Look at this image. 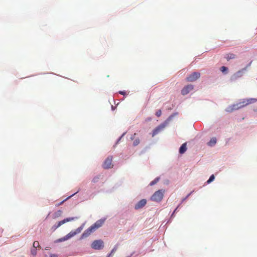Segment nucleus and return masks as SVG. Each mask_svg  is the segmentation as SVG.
Returning <instances> with one entry per match:
<instances>
[{
  "label": "nucleus",
  "instance_id": "obj_1",
  "mask_svg": "<svg viewBox=\"0 0 257 257\" xmlns=\"http://www.w3.org/2000/svg\"><path fill=\"white\" fill-rule=\"evenodd\" d=\"M257 101V98H243L239 100V102L233 104L231 105L228 106L225 111L228 112H231L233 110H238L241 108H242L248 104H252Z\"/></svg>",
  "mask_w": 257,
  "mask_h": 257
},
{
  "label": "nucleus",
  "instance_id": "obj_2",
  "mask_svg": "<svg viewBox=\"0 0 257 257\" xmlns=\"http://www.w3.org/2000/svg\"><path fill=\"white\" fill-rule=\"evenodd\" d=\"M106 219V217H102V218H100V219L97 220L92 225H91L87 229H86L85 230H84V231L80 235L78 240H81L83 239L84 238L88 237L91 233H93L98 228H99V227L102 226V225L104 223Z\"/></svg>",
  "mask_w": 257,
  "mask_h": 257
},
{
  "label": "nucleus",
  "instance_id": "obj_3",
  "mask_svg": "<svg viewBox=\"0 0 257 257\" xmlns=\"http://www.w3.org/2000/svg\"><path fill=\"white\" fill-rule=\"evenodd\" d=\"M165 192V190L162 189L155 191L151 196L150 198V200L157 203L160 202L163 198Z\"/></svg>",
  "mask_w": 257,
  "mask_h": 257
},
{
  "label": "nucleus",
  "instance_id": "obj_4",
  "mask_svg": "<svg viewBox=\"0 0 257 257\" xmlns=\"http://www.w3.org/2000/svg\"><path fill=\"white\" fill-rule=\"evenodd\" d=\"M91 247L93 249L100 250L104 247V243L101 239L94 240L91 243Z\"/></svg>",
  "mask_w": 257,
  "mask_h": 257
},
{
  "label": "nucleus",
  "instance_id": "obj_5",
  "mask_svg": "<svg viewBox=\"0 0 257 257\" xmlns=\"http://www.w3.org/2000/svg\"><path fill=\"white\" fill-rule=\"evenodd\" d=\"M246 73V68H242L232 75L230 78L229 81L231 82H235L237 79L241 78Z\"/></svg>",
  "mask_w": 257,
  "mask_h": 257
},
{
  "label": "nucleus",
  "instance_id": "obj_6",
  "mask_svg": "<svg viewBox=\"0 0 257 257\" xmlns=\"http://www.w3.org/2000/svg\"><path fill=\"white\" fill-rule=\"evenodd\" d=\"M200 76L201 74L200 72L194 71L186 77V80L187 82H194L199 79Z\"/></svg>",
  "mask_w": 257,
  "mask_h": 257
},
{
  "label": "nucleus",
  "instance_id": "obj_7",
  "mask_svg": "<svg viewBox=\"0 0 257 257\" xmlns=\"http://www.w3.org/2000/svg\"><path fill=\"white\" fill-rule=\"evenodd\" d=\"M167 124L163 121L161 124L156 126L155 128L153 130L152 133H151L152 137H154L157 134H158L161 131H162L163 128L167 125Z\"/></svg>",
  "mask_w": 257,
  "mask_h": 257
},
{
  "label": "nucleus",
  "instance_id": "obj_8",
  "mask_svg": "<svg viewBox=\"0 0 257 257\" xmlns=\"http://www.w3.org/2000/svg\"><path fill=\"white\" fill-rule=\"evenodd\" d=\"M194 88V85L191 84L185 85L181 90V93L182 95L188 94Z\"/></svg>",
  "mask_w": 257,
  "mask_h": 257
},
{
  "label": "nucleus",
  "instance_id": "obj_9",
  "mask_svg": "<svg viewBox=\"0 0 257 257\" xmlns=\"http://www.w3.org/2000/svg\"><path fill=\"white\" fill-rule=\"evenodd\" d=\"M112 157L109 156L104 160L102 167L105 169H108L110 168V165L112 162Z\"/></svg>",
  "mask_w": 257,
  "mask_h": 257
},
{
  "label": "nucleus",
  "instance_id": "obj_10",
  "mask_svg": "<svg viewBox=\"0 0 257 257\" xmlns=\"http://www.w3.org/2000/svg\"><path fill=\"white\" fill-rule=\"evenodd\" d=\"M147 200L146 199H142L138 201L135 205L134 208L136 210H139L143 208L147 204Z\"/></svg>",
  "mask_w": 257,
  "mask_h": 257
},
{
  "label": "nucleus",
  "instance_id": "obj_11",
  "mask_svg": "<svg viewBox=\"0 0 257 257\" xmlns=\"http://www.w3.org/2000/svg\"><path fill=\"white\" fill-rule=\"evenodd\" d=\"M81 188H79V189H78V190L76 192L72 194L71 195H70V196H69L67 198H66L65 199H64L62 201L60 202L59 203H58L57 205H56V206H59L60 205H62L65 201H66L68 199H70L71 197H73L74 195H75L78 192H79L81 191Z\"/></svg>",
  "mask_w": 257,
  "mask_h": 257
},
{
  "label": "nucleus",
  "instance_id": "obj_12",
  "mask_svg": "<svg viewBox=\"0 0 257 257\" xmlns=\"http://www.w3.org/2000/svg\"><path fill=\"white\" fill-rule=\"evenodd\" d=\"M187 150V142L182 144L179 148V153L180 155L184 154Z\"/></svg>",
  "mask_w": 257,
  "mask_h": 257
},
{
  "label": "nucleus",
  "instance_id": "obj_13",
  "mask_svg": "<svg viewBox=\"0 0 257 257\" xmlns=\"http://www.w3.org/2000/svg\"><path fill=\"white\" fill-rule=\"evenodd\" d=\"M79 233L77 232V231L75 230H71L69 233H68L67 234H66L65 236L67 237V239L69 240L71 239L72 237H74L76 235L78 234Z\"/></svg>",
  "mask_w": 257,
  "mask_h": 257
},
{
  "label": "nucleus",
  "instance_id": "obj_14",
  "mask_svg": "<svg viewBox=\"0 0 257 257\" xmlns=\"http://www.w3.org/2000/svg\"><path fill=\"white\" fill-rule=\"evenodd\" d=\"M178 114H179V113L178 112H177V111L174 112L171 115H170L167 117V118L165 121H164L165 122H166V123L167 124H168V123L169 122V121H170L174 118V117H175V116L178 115Z\"/></svg>",
  "mask_w": 257,
  "mask_h": 257
},
{
  "label": "nucleus",
  "instance_id": "obj_15",
  "mask_svg": "<svg viewBox=\"0 0 257 257\" xmlns=\"http://www.w3.org/2000/svg\"><path fill=\"white\" fill-rule=\"evenodd\" d=\"M217 143V139L215 137H212L208 142H207V145L208 146L212 147L215 145Z\"/></svg>",
  "mask_w": 257,
  "mask_h": 257
},
{
  "label": "nucleus",
  "instance_id": "obj_16",
  "mask_svg": "<svg viewBox=\"0 0 257 257\" xmlns=\"http://www.w3.org/2000/svg\"><path fill=\"white\" fill-rule=\"evenodd\" d=\"M78 218L79 217L77 216L66 217L62 219V221L63 222V223L65 224L67 222L74 221L76 219H78Z\"/></svg>",
  "mask_w": 257,
  "mask_h": 257
},
{
  "label": "nucleus",
  "instance_id": "obj_17",
  "mask_svg": "<svg viewBox=\"0 0 257 257\" xmlns=\"http://www.w3.org/2000/svg\"><path fill=\"white\" fill-rule=\"evenodd\" d=\"M63 224H64V223L62 221V220L59 221L52 226V227H51V230H52L53 231H55L56 229H57L58 228L60 227Z\"/></svg>",
  "mask_w": 257,
  "mask_h": 257
},
{
  "label": "nucleus",
  "instance_id": "obj_18",
  "mask_svg": "<svg viewBox=\"0 0 257 257\" xmlns=\"http://www.w3.org/2000/svg\"><path fill=\"white\" fill-rule=\"evenodd\" d=\"M63 213V211L62 210H58L57 211L55 212L52 215V218L53 219L57 218L62 216Z\"/></svg>",
  "mask_w": 257,
  "mask_h": 257
},
{
  "label": "nucleus",
  "instance_id": "obj_19",
  "mask_svg": "<svg viewBox=\"0 0 257 257\" xmlns=\"http://www.w3.org/2000/svg\"><path fill=\"white\" fill-rule=\"evenodd\" d=\"M219 70L224 75L227 74L229 71L228 68L225 66H222L220 67Z\"/></svg>",
  "mask_w": 257,
  "mask_h": 257
},
{
  "label": "nucleus",
  "instance_id": "obj_20",
  "mask_svg": "<svg viewBox=\"0 0 257 257\" xmlns=\"http://www.w3.org/2000/svg\"><path fill=\"white\" fill-rule=\"evenodd\" d=\"M118 243H116L113 247V248L111 250L110 252L109 253H108L106 256H107L108 257H111L113 253H114L116 250H117V247H118Z\"/></svg>",
  "mask_w": 257,
  "mask_h": 257
},
{
  "label": "nucleus",
  "instance_id": "obj_21",
  "mask_svg": "<svg viewBox=\"0 0 257 257\" xmlns=\"http://www.w3.org/2000/svg\"><path fill=\"white\" fill-rule=\"evenodd\" d=\"M126 134V132H124L120 136H119L117 140H116L114 145H113V147H115L116 145H117L119 142H120L122 138L124 137V136Z\"/></svg>",
  "mask_w": 257,
  "mask_h": 257
},
{
  "label": "nucleus",
  "instance_id": "obj_22",
  "mask_svg": "<svg viewBox=\"0 0 257 257\" xmlns=\"http://www.w3.org/2000/svg\"><path fill=\"white\" fill-rule=\"evenodd\" d=\"M215 177L214 174H212L210 176L209 179L205 182V184L208 185L210 184L211 182L214 181L215 180Z\"/></svg>",
  "mask_w": 257,
  "mask_h": 257
},
{
  "label": "nucleus",
  "instance_id": "obj_23",
  "mask_svg": "<svg viewBox=\"0 0 257 257\" xmlns=\"http://www.w3.org/2000/svg\"><path fill=\"white\" fill-rule=\"evenodd\" d=\"M235 54L233 53H228L225 56V58L227 60L229 61L231 59H233L235 58Z\"/></svg>",
  "mask_w": 257,
  "mask_h": 257
},
{
  "label": "nucleus",
  "instance_id": "obj_24",
  "mask_svg": "<svg viewBox=\"0 0 257 257\" xmlns=\"http://www.w3.org/2000/svg\"><path fill=\"white\" fill-rule=\"evenodd\" d=\"M160 180V177H156L153 181H152L150 184L149 185L150 186H153L155 185L156 184H157Z\"/></svg>",
  "mask_w": 257,
  "mask_h": 257
},
{
  "label": "nucleus",
  "instance_id": "obj_25",
  "mask_svg": "<svg viewBox=\"0 0 257 257\" xmlns=\"http://www.w3.org/2000/svg\"><path fill=\"white\" fill-rule=\"evenodd\" d=\"M66 240H68V239H67V237H66V236L65 235L64 236H63L61 238H58V239L54 240V243H60V242H62L63 241H65Z\"/></svg>",
  "mask_w": 257,
  "mask_h": 257
},
{
  "label": "nucleus",
  "instance_id": "obj_26",
  "mask_svg": "<svg viewBox=\"0 0 257 257\" xmlns=\"http://www.w3.org/2000/svg\"><path fill=\"white\" fill-rule=\"evenodd\" d=\"M86 221H85L84 223H83L79 227H78L76 229V230L77 231V232L79 233L81 232V231L82 230L83 228L84 227V226L85 225Z\"/></svg>",
  "mask_w": 257,
  "mask_h": 257
},
{
  "label": "nucleus",
  "instance_id": "obj_27",
  "mask_svg": "<svg viewBox=\"0 0 257 257\" xmlns=\"http://www.w3.org/2000/svg\"><path fill=\"white\" fill-rule=\"evenodd\" d=\"M100 175H98L95 176L92 179V182L93 183H94L98 182V181H99V179H100Z\"/></svg>",
  "mask_w": 257,
  "mask_h": 257
},
{
  "label": "nucleus",
  "instance_id": "obj_28",
  "mask_svg": "<svg viewBox=\"0 0 257 257\" xmlns=\"http://www.w3.org/2000/svg\"><path fill=\"white\" fill-rule=\"evenodd\" d=\"M31 253L33 256L36 255L37 253V250L36 248L32 247L31 249Z\"/></svg>",
  "mask_w": 257,
  "mask_h": 257
},
{
  "label": "nucleus",
  "instance_id": "obj_29",
  "mask_svg": "<svg viewBox=\"0 0 257 257\" xmlns=\"http://www.w3.org/2000/svg\"><path fill=\"white\" fill-rule=\"evenodd\" d=\"M140 143V139L139 138H137L135 140V141L133 142V146L134 147H136L137 146H138Z\"/></svg>",
  "mask_w": 257,
  "mask_h": 257
},
{
  "label": "nucleus",
  "instance_id": "obj_30",
  "mask_svg": "<svg viewBox=\"0 0 257 257\" xmlns=\"http://www.w3.org/2000/svg\"><path fill=\"white\" fill-rule=\"evenodd\" d=\"M194 191H191L189 193H188L184 198L182 199V202H183L185 201L193 193Z\"/></svg>",
  "mask_w": 257,
  "mask_h": 257
},
{
  "label": "nucleus",
  "instance_id": "obj_31",
  "mask_svg": "<svg viewBox=\"0 0 257 257\" xmlns=\"http://www.w3.org/2000/svg\"><path fill=\"white\" fill-rule=\"evenodd\" d=\"M155 115L157 117H159L162 115V110L161 109H158L156 111L155 113Z\"/></svg>",
  "mask_w": 257,
  "mask_h": 257
},
{
  "label": "nucleus",
  "instance_id": "obj_32",
  "mask_svg": "<svg viewBox=\"0 0 257 257\" xmlns=\"http://www.w3.org/2000/svg\"><path fill=\"white\" fill-rule=\"evenodd\" d=\"M39 243L38 241H34L33 243V248H36L39 247Z\"/></svg>",
  "mask_w": 257,
  "mask_h": 257
},
{
  "label": "nucleus",
  "instance_id": "obj_33",
  "mask_svg": "<svg viewBox=\"0 0 257 257\" xmlns=\"http://www.w3.org/2000/svg\"><path fill=\"white\" fill-rule=\"evenodd\" d=\"M118 93L120 94L123 95L124 96H125L127 95V93L125 90H119Z\"/></svg>",
  "mask_w": 257,
  "mask_h": 257
},
{
  "label": "nucleus",
  "instance_id": "obj_34",
  "mask_svg": "<svg viewBox=\"0 0 257 257\" xmlns=\"http://www.w3.org/2000/svg\"><path fill=\"white\" fill-rule=\"evenodd\" d=\"M177 208H175V209L173 210L172 213L171 214V218H174L175 216V213L177 211Z\"/></svg>",
  "mask_w": 257,
  "mask_h": 257
},
{
  "label": "nucleus",
  "instance_id": "obj_35",
  "mask_svg": "<svg viewBox=\"0 0 257 257\" xmlns=\"http://www.w3.org/2000/svg\"><path fill=\"white\" fill-rule=\"evenodd\" d=\"M252 61H250L248 64L246 65V66L244 67L246 68V72H247V68L249 67L252 63Z\"/></svg>",
  "mask_w": 257,
  "mask_h": 257
},
{
  "label": "nucleus",
  "instance_id": "obj_36",
  "mask_svg": "<svg viewBox=\"0 0 257 257\" xmlns=\"http://www.w3.org/2000/svg\"><path fill=\"white\" fill-rule=\"evenodd\" d=\"M152 120V117L150 116V117H147L145 120V122H149V121H150Z\"/></svg>",
  "mask_w": 257,
  "mask_h": 257
},
{
  "label": "nucleus",
  "instance_id": "obj_37",
  "mask_svg": "<svg viewBox=\"0 0 257 257\" xmlns=\"http://www.w3.org/2000/svg\"><path fill=\"white\" fill-rule=\"evenodd\" d=\"M49 257H58V255L56 253H50L49 254Z\"/></svg>",
  "mask_w": 257,
  "mask_h": 257
},
{
  "label": "nucleus",
  "instance_id": "obj_38",
  "mask_svg": "<svg viewBox=\"0 0 257 257\" xmlns=\"http://www.w3.org/2000/svg\"><path fill=\"white\" fill-rule=\"evenodd\" d=\"M173 218H171V217L167 220L166 224H170L173 219Z\"/></svg>",
  "mask_w": 257,
  "mask_h": 257
},
{
  "label": "nucleus",
  "instance_id": "obj_39",
  "mask_svg": "<svg viewBox=\"0 0 257 257\" xmlns=\"http://www.w3.org/2000/svg\"><path fill=\"white\" fill-rule=\"evenodd\" d=\"M146 150H147V148H144V149H143V150L141 152V153H140V154H143L145 153L146 152Z\"/></svg>",
  "mask_w": 257,
  "mask_h": 257
},
{
  "label": "nucleus",
  "instance_id": "obj_40",
  "mask_svg": "<svg viewBox=\"0 0 257 257\" xmlns=\"http://www.w3.org/2000/svg\"><path fill=\"white\" fill-rule=\"evenodd\" d=\"M115 109H116V106H113V105H111V110L113 111V110H114Z\"/></svg>",
  "mask_w": 257,
  "mask_h": 257
},
{
  "label": "nucleus",
  "instance_id": "obj_41",
  "mask_svg": "<svg viewBox=\"0 0 257 257\" xmlns=\"http://www.w3.org/2000/svg\"><path fill=\"white\" fill-rule=\"evenodd\" d=\"M182 203L183 202H182V200H181V202L177 205V206L176 207V208H177V209H178V208L180 206V205L182 204Z\"/></svg>",
  "mask_w": 257,
  "mask_h": 257
},
{
  "label": "nucleus",
  "instance_id": "obj_42",
  "mask_svg": "<svg viewBox=\"0 0 257 257\" xmlns=\"http://www.w3.org/2000/svg\"><path fill=\"white\" fill-rule=\"evenodd\" d=\"M135 251L132 252L130 255H128L126 257H132L133 255V254L135 253Z\"/></svg>",
  "mask_w": 257,
  "mask_h": 257
},
{
  "label": "nucleus",
  "instance_id": "obj_43",
  "mask_svg": "<svg viewBox=\"0 0 257 257\" xmlns=\"http://www.w3.org/2000/svg\"><path fill=\"white\" fill-rule=\"evenodd\" d=\"M135 135H134L133 136H131V137L130 138V139H131V140H134V137H134V136H135Z\"/></svg>",
  "mask_w": 257,
  "mask_h": 257
},
{
  "label": "nucleus",
  "instance_id": "obj_44",
  "mask_svg": "<svg viewBox=\"0 0 257 257\" xmlns=\"http://www.w3.org/2000/svg\"><path fill=\"white\" fill-rule=\"evenodd\" d=\"M50 248V247H48V246H47V247H45V249L46 250H49Z\"/></svg>",
  "mask_w": 257,
  "mask_h": 257
},
{
  "label": "nucleus",
  "instance_id": "obj_45",
  "mask_svg": "<svg viewBox=\"0 0 257 257\" xmlns=\"http://www.w3.org/2000/svg\"><path fill=\"white\" fill-rule=\"evenodd\" d=\"M169 182V181L168 180H167L166 182L165 183L166 184H168Z\"/></svg>",
  "mask_w": 257,
  "mask_h": 257
},
{
  "label": "nucleus",
  "instance_id": "obj_46",
  "mask_svg": "<svg viewBox=\"0 0 257 257\" xmlns=\"http://www.w3.org/2000/svg\"><path fill=\"white\" fill-rule=\"evenodd\" d=\"M50 214V212H49V214H48V216H47V218L48 217V216H49Z\"/></svg>",
  "mask_w": 257,
  "mask_h": 257
}]
</instances>
